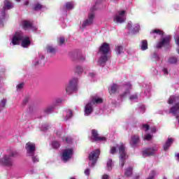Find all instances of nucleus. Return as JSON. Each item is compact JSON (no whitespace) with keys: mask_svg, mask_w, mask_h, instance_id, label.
Instances as JSON below:
<instances>
[{"mask_svg":"<svg viewBox=\"0 0 179 179\" xmlns=\"http://www.w3.org/2000/svg\"><path fill=\"white\" fill-rule=\"evenodd\" d=\"M20 43L22 47L27 48L30 45V37L24 36L21 31L16 32L12 38V43L13 45H17V44H20Z\"/></svg>","mask_w":179,"mask_h":179,"instance_id":"obj_1","label":"nucleus"},{"mask_svg":"<svg viewBox=\"0 0 179 179\" xmlns=\"http://www.w3.org/2000/svg\"><path fill=\"white\" fill-rule=\"evenodd\" d=\"M110 51V45L108 43H103L99 48V52L102 54L103 56H101L99 59L100 62H106L107 61V54H108Z\"/></svg>","mask_w":179,"mask_h":179,"instance_id":"obj_2","label":"nucleus"},{"mask_svg":"<svg viewBox=\"0 0 179 179\" xmlns=\"http://www.w3.org/2000/svg\"><path fill=\"white\" fill-rule=\"evenodd\" d=\"M119 152H120V164L122 168L124 167V164H125V160L128 159V155H127V152H125V146L124 144H121L118 146Z\"/></svg>","mask_w":179,"mask_h":179,"instance_id":"obj_3","label":"nucleus"},{"mask_svg":"<svg viewBox=\"0 0 179 179\" xmlns=\"http://www.w3.org/2000/svg\"><path fill=\"white\" fill-rule=\"evenodd\" d=\"M99 156H100V150H95L94 151L92 152L89 155L90 159V166L92 167L96 164V162H97V159H99Z\"/></svg>","mask_w":179,"mask_h":179,"instance_id":"obj_4","label":"nucleus"},{"mask_svg":"<svg viewBox=\"0 0 179 179\" xmlns=\"http://www.w3.org/2000/svg\"><path fill=\"white\" fill-rule=\"evenodd\" d=\"M125 20H127L125 10L119 11L114 17V21L117 23H124Z\"/></svg>","mask_w":179,"mask_h":179,"instance_id":"obj_5","label":"nucleus"},{"mask_svg":"<svg viewBox=\"0 0 179 179\" xmlns=\"http://www.w3.org/2000/svg\"><path fill=\"white\" fill-rule=\"evenodd\" d=\"M76 83H78L77 78H73L70 81L69 85L66 88V92L67 94H71V93L73 92V89H75Z\"/></svg>","mask_w":179,"mask_h":179,"instance_id":"obj_6","label":"nucleus"},{"mask_svg":"<svg viewBox=\"0 0 179 179\" xmlns=\"http://www.w3.org/2000/svg\"><path fill=\"white\" fill-rule=\"evenodd\" d=\"M27 153L29 154V156H33L34 152H36V145L33 143H27L25 146Z\"/></svg>","mask_w":179,"mask_h":179,"instance_id":"obj_7","label":"nucleus"},{"mask_svg":"<svg viewBox=\"0 0 179 179\" xmlns=\"http://www.w3.org/2000/svg\"><path fill=\"white\" fill-rule=\"evenodd\" d=\"M0 163L3 166H10L12 164H13V161L12 160L10 156L6 155L3 157V158L0 159Z\"/></svg>","mask_w":179,"mask_h":179,"instance_id":"obj_8","label":"nucleus"},{"mask_svg":"<svg viewBox=\"0 0 179 179\" xmlns=\"http://www.w3.org/2000/svg\"><path fill=\"white\" fill-rule=\"evenodd\" d=\"M91 13L88 15V19L86 21H84L83 23V27H86V26H90L93 23V19H94V13H93L94 9L91 8Z\"/></svg>","mask_w":179,"mask_h":179,"instance_id":"obj_9","label":"nucleus"},{"mask_svg":"<svg viewBox=\"0 0 179 179\" xmlns=\"http://www.w3.org/2000/svg\"><path fill=\"white\" fill-rule=\"evenodd\" d=\"M72 155H73V150L72 149H66L63 151L62 153V159L64 162L66 160H69L72 157Z\"/></svg>","mask_w":179,"mask_h":179,"instance_id":"obj_10","label":"nucleus"},{"mask_svg":"<svg viewBox=\"0 0 179 179\" xmlns=\"http://www.w3.org/2000/svg\"><path fill=\"white\" fill-rule=\"evenodd\" d=\"M170 40H171V36L165 37L162 42H159L157 45V48H162V47H164V45H169V44H170Z\"/></svg>","mask_w":179,"mask_h":179,"instance_id":"obj_11","label":"nucleus"},{"mask_svg":"<svg viewBox=\"0 0 179 179\" xmlns=\"http://www.w3.org/2000/svg\"><path fill=\"white\" fill-rule=\"evenodd\" d=\"M92 137H91L92 141H106L105 137L99 136V134H97V131L92 130Z\"/></svg>","mask_w":179,"mask_h":179,"instance_id":"obj_12","label":"nucleus"},{"mask_svg":"<svg viewBox=\"0 0 179 179\" xmlns=\"http://www.w3.org/2000/svg\"><path fill=\"white\" fill-rule=\"evenodd\" d=\"M156 149L149 148L143 152V156L146 157V156H153L156 152Z\"/></svg>","mask_w":179,"mask_h":179,"instance_id":"obj_13","label":"nucleus"},{"mask_svg":"<svg viewBox=\"0 0 179 179\" xmlns=\"http://www.w3.org/2000/svg\"><path fill=\"white\" fill-rule=\"evenodd\" d=\"M93 112V107L92 106V103H88L85 106V113L86 115H90Z\"/></svg>","mask_w":179,"mask_h":179,"instance_id":"obj_14","label":"nucleus"},{"mask_svg":"<svg viewBox=\"0 0 179 179\" xmlns=\"http://www.w3.org/2000/svg\"><path fill=\"white\" fill-rule=\"evenodd\" d=\"M92 102L93 104H101V103H103V99L95 95L92 96Z\"/></svg>","mask_w":179,"mask_h":179,"instance_id":"obj_15","label":"nucleus"},{"mask_svg":"<svg viewBox=\"0 0 179 179\" xmlns=\"http://www.w3.org/2000/svg\"><path fill=\"white\" fill-rule=\"evenodd\" d=\"M12 8H13V4L12 3V2L8 0H5L3 6L4 10H6V9H12Z\"/></svg>","mask_w":179,"mask_h":179,"instance_id":"obj_16","label":"nucleus"},{"mask_svg":"<svg viewBox=\"0 0 179 179\" xmlns=\"http://www.w3.org/2000/svg\"><path fill=\"white\" fill-rule=\"evenodd\" d=\"M173 142H174L173 138H168V141L164 145V150H168L169 148L171 146V143H173Z\"/></svg>","mask_w":179,"mask_h":179,"instance_id":"obj_17","label":"nucleus"},{"mask_svg":"<svg viewBox=\"0 0 179 179\" xmlns=\"http://www.w3.org/2000/svg\"><path fill=\"white\" fill-rule=\"evenodd\" d=\"M138 142H139V136H134L131 137V140L130 141V145H131V146L134 147L136 145V143H138Z\"/></svg>","mask_w":179,"mask_h":179,"instance_id":"obj_18","label":"nucleus"},{"mask_svg":"<svg viewBox=\"0 0 179 179\" xmlns=\"http://www.w3.org/2000/svg\"><path fill=\"white\" fill-rule=\"evenodd\" d=\"M22 24L24 30H27V29H30V27H31V22L29 21H22Z\"/></svg>","mask_w":179,"mask_h":179,"instance_id":"obj_19","label":"nucleus"},{"mask_svg":"<svg viewBox=\"0 0 179 179\" xmlns=\"http://www.w3.org/2000/svg\"><path fill=\"white\" fill-rule=\"evenodd\" d=\"M118 89V86L115 84H113L112 86H110L109 92L110 94L115 93L117 92V90Z\"/></svg>","mask_w":179,"mask_h":179,"instance_id":"obj_20","label":"nucleus"},{"mask_svg":"<svg viewBox=\"0 0 179 179\" xmlns=\"http://www.w3.org/2000/svg\"><path fill=\"white\" fill-rule=\"evenodd\" d=\"M141 50L145 51V50H148V41L144 40L141 43Z\"/></svg>","mask_w":179,"mask_h":179,"instance_id":"obj_21","label":"nucleus"},{"mask_svg":"<svg viewBox=\"0 0 179 179\" xmlns=\"http://www.w3.org/2000/svg\"><path fill=\"white\" fill-rule=\"evenodd\" d=\"M6 105V99H3L0 102V111H2L3 108H5V106Z\"/></svg>","mask_w":179,"mask_h":179,"instance_id":"obj_22","label":"nucleus"},{"mask_svg":"<svg viewBox=\"0 0 179 179\" xmlns=\"http://www.w3.org/2000/svg\"><path fill=\"white\" fill-rule=\"evenodd\" d=\"M111 169H113V160L109 159L107 162V170H108V171H110Z\"/></svg>","mask_w":179,"mask_h":179,"instance_id":"obj_23","label":"nucleus"},{"mask_svg":"<svg viewBox=\"0 0 179 179\" xmlns=\"http://www.w3.org/2000/svg\"><path fill=\"white\" fill-rule=\"evenodd\" d=\"M124 175L127 176V177H129V176L132 175V168H129L126 169L124 172Z\"/></svg>","mask_w":179,"mask_h":179,"instance_id":"obj_24","label":"nucleus"},{"mask_svg":"<svg viewBox=\"0 0 179 179\" xmlns=\"http://www.w3.org/2000/svg\"><path fill=\"white\" fill-rule=\"evenodd\" d=\"M66 6L68 10H71V9H73V2H68Z\"/></svg>","mask_w":179,"mask_h":179,"instance_id":"obj_25","label":"nucleus"},{"mask_svg":"<svg viewBox=\"0 0 179 179\" xmlns=\"http://www.w3.org/2000/svg\"><path fill=\"white\" fill-rule=\"evenodd\" d=\"M52 146L54 148V149H58V148H59L61 145L58 141H53L52 143Z\"/></svg>","mask_w":179,"mask_h":179,"instance_id":"obj_26","label":"nucleus"},{"mask_svg":"<svg viewBox=\"0 0 179 179\" xmlns=\"http://www.w3.org/2000/svg\"><path fill=\"white\" fill-rule=\"evenodd\" d=\"M122 51H124V48H122V46H116V52H117V54H121Z\"/></svg>","mask_w":179,"mask_h":179,"instance_id":"obj_27","label":"nucleus"},{"mask_svg":"<svg viewBox=\"0 0 179 179\" xmlns=\"http://www.w3.org/2000/svg\"><path fill=\"white\" fill-rule=\"evenodd\" d=\"M151 33H152V34L155 33L156 34H159L160 36H162V34H163L162 31L160 29H155V30L152 31Z\"/></svg>","mask_w":179,"mask_h":179,"instance_id":"obj_28","label":"nucleus"},{"mask_svg":"<svg viewBox=\"0 0 179 179\" xmlns=\"http://www.w3.org/2000/svg\"><path fill=\"white\" fill-rule=\"evenodd\" d=\"M169 64H176L177 62V58L176 57H171L169 59Z\"/></svg>","mask_w":179,"mask_h":179,"instance_id":"obj_29","label":"nucleus"},{"mask_svg":"<svg viewBox=\"0 0 179 179\" xmlns=\"http://www.w3.org/2000/svg\"><path fill=\"white\" fill-rule=\"evenodd\" d=\"M48 52H50V54H54V52H55V49L51 46H48Z\"/></svg>","mask_w":179,"mask_h":179,"instance_id":"obj_30","label":"nucleus"},{"mask_svg":"<svg viewBox=\"0 0 179 179\" xmlns=\"http://www.w3.org/2000/svg\"><path fill=\"white\" fill-rule=\"evenodd\" d=\"M73 114H72V110H69L66 111V120H69V118H71V117H72Z\"/></svg>","mask_w":179,"mask_h":179,"instance_id":"obj_31","label":"nucleus"},{"mask_svg":"<svg viewBox=\"0 0 179 179\" xmlns=\"http://www.w3.org/2000/svg\"><path fill=\"white\" fill-rule=\"evenodd\" d=\"M54 109L53 107H50V108H48L45 110V113H46V114H50V113H52V110Z\"/></svg>","mask_w":179,"mask_h":179,"instance_id":"obj_32","label":"nucleus"},{"mask_svg":"<svg viewBox=\"0 0 179 179\" xmlns=\"http://www.w3.org/2000/svg\"><path fill=\"white\" fill-rule=\"evenodd\" d=\"M43 8V6L41 4H36L34 7L35 10H40Z\"/></svg>","mask_w":179,"mask_h":179,"instance_id":"obj_33","label":"nucleus"},{"mask_svg":"<svg viewBox=\"0 0 179 179\" xmlns=\"http://www.w3.org/2000/svg\"><path fill=\"white\" fill-rule=\"evenodd\" d=\"M64 43H65V38L64 37H60L59 41V44L60 45H62V44H64Z\"/></svg>","mask_w":179,"mask_h":179,"instance_id":"obj_34","label":"nucleus"},{"mask_svg":"<svg viewBox=\"0 0 179 179\" xmlns=\"http://www.w3.org/2000/svg\"><path fill=\"white\" fill-rule=\"evenodd\" d=\"M140 29H141V26H139V24H136L135 25V27L134 28V30L136 33V31H139Z\"/></svg>","mask_w":179,"mask_h":179,"instance_id":"obj_35","label":"nucleus"},{"mask_svg":"<svg viewBox=\"0 0 179 179\" xmlns=\"http://www.w3.org/2000/svg\"><path fill=\"white\" fill-rule=\"evenodd\" d=\"M144 139H145V141H150L152 139V135L146 134L144 137Z\"/></svg>","mask_w":179,"mask_h":179,"instance_id":"obj_36","label":"nucleus"},{"mask_svg":"<svg viewBox=\"0 0 179 179\" xmlns=\"http://www.w3.org/2000/svg\"><path fill=\"white\" fill-rule=\"evenodd\" d=\"M23 86H24V84L20 83V84H19V85L17 86V90L22 89Z\"/></svg>","mask_w":179,"mask_h":179,"instance_id":"obj_37","label":"nucleus"},{"mask_svg":"<svg viewBox=\"0 0 179 179\" xmlns=\"http://www.w3.org/2000/svg\"><path fill=\"white\" fill-rule=\"evenodd\" d=\"M115 147H112L111 149H110V153L111 155H114V153H115Z\"/></svg>","mask_w":179,"mask_h":179,"instance_id":"obj_38","label":"nucleus"},{"mask_svg":"<svg viewBox=\"0 0 179 179\" xmlns=\"http://www.w3.org/2000/svg\"><path fill=\"white\" fill-rule=\"evenodd\" d=\"M136 99H138V96L136 95H131L130 96V100H136Z\"/></svg>","mask_w":179,"mask_h":179,"instance_id":"obj_39","label":"nucleus"},{"mask_svg":"<svg viewBox=\"0 0 179 179\" xmlns=\"http://www.w3.org/2000/svg\"><path fill=\"white\" fill-rule=\"evenodd\" d=\"M143 128L145 131H149V125H148V124H143Z\"/></svg>","mask_w":179,"mask_h":179,"instance_id":"obj_40","label":"nucleus"},{"mask_svg":"<svg viewBox=\"0 0 179 179\" xmlns=\"http://www.w3.org/2000/svg\"><path fill=\"white\" fill-rule=\"evenodd\" d=\"M127 27L129 30H130L131 27H132V22H128Z\"/></svg>","mask_w":179,"mask_h":179,"instance_id":"obj_41","label":"nucleus"},{"mask_svg":"<svg viewBox=\"0 0 179 179\" xmlns=\"http://www.w3.org/2000/svg\"><path fill=\"white\" fill-rule=\"evenodd\" d=\"M131 83L124 85V89H131Z\"/></svg>","mask_w":179,"mask_h":179,"instance_id":"obj_42","label":"nucleus"},{"mask_svg":"<svg viewBox=\"0 0 179 179\" xmlns=\"http://www.w3.org/2000/svg\"><path fill=\"white\" fill-rule=\"evenodd\" d=\"M32 160L34 163H37V162H38V158L37 157H33Z\"/></svg>","mask_w":179,"mask_h":179,"instance_id":"obj_43","label":"nucleus"},{"mask_svg":"<svg viewBox=\"0 0 179 179\" xmlns=\"http://www.w3.org/2000/svg\"><path fill=\"white\" fill-rule=\"evenodd\" d=\"M89 174H90V170H89V169H87L85 171V176H89Z\"/></svg>","mask_w":179,"mask_h":179,"instance_id":"obj_44","label":"nucleus"},{"mask_svg":"<svg viewBox=\"0 0 179 179\" xmlns=\"http://www.w3.org/2000/svg\"><path fill=\"white\" fill-rule=\"evenodd\" d=\"M66 142H67V143H71V142H72V139L69 137L66 138Z\"/></svg>","mask_w":179,"mask_h":179,"instance_id":"obj_45","label":"nucleus"},{"mask_svg":"<svg viewBox=\"0 0 179 179\" xmlns=\"http://www.w3.org/2000/svg\"><path fill=\"white\" fill-rule=\"evenodd\" d=\"M110 178V176H108V175H103L102 177V179H108Z\"/></svg>","mask_w":179,"mask_h":179,"instance_id":"obj_46","label":"nucleus"},{"mask_svg":"<svg viewBox=\"0 0 179 179\" xmlns=\"http://www.w3.org/2000/svg\"><path fill=\"white\" fill-rule=\"evenodd\" d=\"M163 72H164V73L165 75H168L169 74V71H167V69H164Z\"/></svg>","mask_w":179,"mask_h":179,"instance_id":"obj_47","label":"nucleus"},{"mask_svg":"<svg viewBox=\"0 0 179 179\" xmlns=\"http://www.w3.org/2000/svg\"><path fill=\"white\" fill-rule=\"evenodd\" d=\"M41 129L42 131H47V128L45 127V126L43 127Z\"/></svg>","mask_w":179,"mask_h":179,"instance_id":"obj_48","label":"nucleus"},{"mask_svg":"<svg viewBox=\"0 0 179 179\" xmlns=\"http://www.w3.org/2000/svg\"><path fill=\"white\" fill-rule=\"evenodd\" d=\"M57 104H59V103H61V99H57L56 101Z\"/></svg>","mask_w":179,"mask_h":179,"instance_id":"obj_49","label":"nucleus"},{"mask_svg":"<svg viewBox=\"0 0 179 179\" xmlns=\"http://www.w3.org/2000/svg\"><path fill=\"white\" fill-rule=\"evenodd\" d=\"M78 69H80V72H82V69L80 67L77 68V72Z\"/></svg>","mask_w":179,"mask_h":179,"instance_id":"obj_50","label":"nucleus"},{"mask_svg":"<svg viewBox=\"0 0 179 179\" xmlns=\"http://www.w3.org/2000/svg\"><path fill=\"white\" fill-rule=\"evenodd\" d=\"M152 132H156V128H155V127H154V128L152 129Z\"/></svg>","mask_w":179,"mask_h":179,"instance_id":"obj_51","label":"nucleus"},{"mask_svg":"<svg viewBox=\"0 0 179 179\" xmlns=\"http://www.w3.org/2000/svg\"><path fill=\"white\" fill-rule=\"evenodd\" d=\"M127 93H129V91H127V92H124L123 96H125L127 94Z\"/></svg>","mask_w":179,"mask_h":179,"instance_id":"obj_52","label":"nucleus"},{"mask_svg":"<svg viewBox=\"0 0 179 179\" xmlns=\"http://www.w3.org/2000/svg\"><path fill=\"white\" fill-rule=\"evenodd\" d=\"M90 76H94V73H90Z\"/></svg>","mask_w":179,"mask_h":179,"instance_id":"obj_53","label":"nucleus"},{"mask_svg":"<svg viewBox=\"0 0 179 179\" xmlns=\"http://www.w3.org/2000/svg\"><path fill=\"white\" fill-rule=\"evenodd\" d=\"M25 5H29V1H26Z\"/></svg>","mask_w":179,"mask_h":179,"instance_id":"obj_54","label":"nucleus"},{"mask_svg":"<svg viewBox=\"0 0 179 179\" xmlns=\"http://www.w3.org/2000/svg\"><path fill=\"white\" fill-rule=\"evenodd\" d=\"M16 2H20V0H15Z\"/></svg>","mask_w":179,"mask_h":179,"instance_id":"obj_55","label":"nucleus"},{"mask_svg":"<svg viewBox=\"0 0 179 179\" xmlns=\"http://www.w3.org/2000/svg\"><path fill=\"white\" fill-rule=\"evenodd\" d=\"M11 156H15V153H13V154L11 155Z\"/></svg>","mask_w":179,"mask_h":179,"instance_id":"obj_56","label":"nucleus"},{"mask_svg":"<svg viewBox=\"0 0 179 179\" xmlns=\"http://www.w3.org/2000/svg\"><path fill=\"white\" fill-rule=\"evenodd\" d=\"M38 63L35 64V65H37Z\"/></svg>","mask_w":179,"mask_h":179,"instance_id":"obj_57","label":"nucleus"},{"mask_svg":"<svg viewBox=\"0 0 179 179\" xmlns=\"http://www.w3.org/2000/svg\"><path fill=\"white\" fill-rule=\"evenodd\" d=\"M164 179H166V178H164Z\"/></svg>","mask_w":179,"mask_h":179,"instance_id":"obj_58","label":"nucleus"},{"mask_svg":"<svg viewBox=\"0 0 179 179\" xmlns=\"http://www.w3.org/2000/svg\"><path fill=\"white\" fill-rule=\"evenodd\" d=\"M179 179V178H178Z\"/></svg>","mask_w":179,"mask_h":179,"instance_id":"obj_59","label":"nucleus"}]
</instances>
